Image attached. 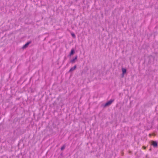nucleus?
<instances>
[{
    "mask_svg": "<svg viewBox=\"0 0 158 158\" xmlns=\"http://www.w3.org/2000/svg\"><path fill=\"white\" fill-rule=\"evenodd\" d=\"M114 101V100H110V101H109L108 102H107L105 104V106H106L110 105Z\"/></svg>",
    "mask_w": 158,
    "mask_h": 158,
    "instance_id": "f257e3e1",
    "label": "nucleus"
},
{
    "mask_svg": "<svg viewBox=\"0 0 158 158\" xmlns=\"http://www.w3.org/2000/svg\"><path fill=\"white\" fill-rule=\"evenodd\" d=\"M152 145L154 147H156L157 146V143L156 141H152Z\"/></svg>",
    "mask_w": 158,
    "mask_h": 158,
    "instance_id": "f03ea898",
    "label": "nucleus"
},
{
    "mask_svg": "<svg viewBox=\"0 0 158 158\" xmlns=\"http://www.w3.org/2000/svg\"><path fill=\"white\" fill-rule=\"evenodd\" d=\"M122 76L123 77L124 76V75L125 73L126 72L127 70H126V69H125V68H123L122 69Z\"/></svg>",
    "mask_w": 158,
    "mask_h": 158,
    "instance_id": "7ed1b4c3",
    "label": "nucleus"
},
{
    "mask_svg": "<svg viewBox=\"0 0 158 158\" xmlns=\"http://www.w3.org/2000/svg\"><path fill=\"white\" fill-rule=\"evenodd\" d=\"M31 42H27L26 44L24 45L23 46V48H26L28 46V45L30 44L31 43Z\"/></svg>",
    "mask_w": 158,
    "mask_h": 158,
    "instance_id": "20e7f679",
    "label": "nucleus"
},
{
    "mask_svg": "<svg viewBox=\"0 0 158 158\" xmlns=\"http://www.w3.org/2000/svg\"><path fill=\"white\" fill-rule=\"evenodd\" d=\"M76 68V66L75 65L73 67L71 68L69 70V72H71L74 70Z\"/></svg>",
    "mask_w": 158,
    "mask_h": 158,
    "instance_id": "39448f33",
    "label": "nucleus"
},
{
    "mask_svg": "<svg viewBox=\"0 0 158 158\" xmlns=\"http://www.w3.org/2000/svg\"><path fill=\"white\" fill-rule=\"evenodd\" d=\"M74 53V49H71V52L69 54L70 56L73 55Z\"/></svg>",
    "mask_w": 158,
    "mask_h": 158,
    "instance_id": "423d86ee",
    "label": "nucleus"
},
{
    "mask_svg": "<svg viewBox=\"0 0 158 158\" xmlns=\"http://www.w3.org/2000/svg\"><path fill=\"white\" fill-rule=\"evenodd\" d=\"M77 57L76 56L73 59H72L71 60V62L72 63H74L75 61V60H76L77 59Z\"/></svg>",
    "mask_w": 158,
    "mask_h": 158,
    "instance_id": "0eeeda50",
    "label": "nucleus"
},
{
    "mask_svg": "<svg viewBox=\"0 0 158 158\" xmlns=\"http://www.w3.org/2000/svg\"><path fill=\"white\" fill-rule=\"evenodd\" d=\"M71 35H72V36L74 38V37H75V35H74V34H73V33H71Z\"/></svg>",
    "mask_w": 158,
    "mask_h": 158,
    "instance_id": "6e6552de",
    "label": "nucleus"
},
{
    "mask_svg": "<svg viewBox=\"0 0 158 158\" xmlns=\"http://www.w3.org/2000/svg\"><path fill=\"white\" fill-rule=\"evenodd\" d=\"M64 148H65V147L64 146H63L61 148V149L62 150H64Z\"/></svg>",
    "mask_w": 158,
    "mask_h": 158,
    "instance_id": "1a4fd4ad",
    "label": "nucleus"
},
{
    "mask_svg": "<svg viewBox=\"0 0 158 158\" xmlns=\"http://www.w3.org/2000/svg\"><path fill=\"white\" fill-rule=\"evenodd\" d=\"M143 148L144 149H145L146 148V147L145 146L143 147Z\"/></svg>",
    "mask_w": 158,
    "mask_h": 158,
    "instance_id": "9d476101",
    "label": "nucleus"
}]
</instances>
